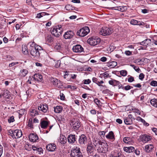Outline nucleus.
<instances>
[{
	"instance_id": "5fc2aeb1",
	"label": "nucleus",
	"mask_w": 157,
	"mask_h": 157,
	"mask_svg": "<svg viewBox=\"0 0 157 157\" xmlns=\"http://www.w3.org/2000/svg\"><path fill=\"white\" fill-rule=\"evenodd\" d=\"M28 126L29 127H30L31 128H33V123L32 122V120L31 121L30 120H29L28 124Z\"/></svg>"
},
{
	"instance_id": "7ed1b4c3",
	"label": "nucleus",
	"mask_w": 157,
	"mask_h": 157,
	"mask_svg": "<svg viewBox=\"0 0 157 157\" xmlns=\"http://www.w3.org/2000/svg\"><path fill=\"white\" fill-rule=\"evenodd\" d=\"M63 32V29L61 25H57L51 29V33L57 37L61 35Z\"/></svg>"
},
{
	"instance_id": "4468645a",
	"label": "nucleus",
	"mask_w": 157,
	"mask_h": 157,
	"mask_svg": "<svg viewBox=\"0 0 157 157\" xmlns=\"http://www.w3.org/2000/svg\"><path fill=\"white\" fill-rule=\"evenodd\" d=\"M30 140L32 142H34L38 140L39 138L37 135L36 133H31L29 136Z\"/></svg>"
},
{
	"instance_id": "dca6fc26",
	"label": "nucleus",
	"mask_w": 157,
	"mask_h": 157,
	"mask_svg": "<svg viewBox=\"0 0 157 157\" xmlns=\"http://www.w3.org/2000/svg\"><path fill=\"white\" fill-rule=\"evenodd\" d=\"M151 42V40L150 39H147L143 41L140 43V45H143L144 46L142 48V49H146L147 46Z\"/></svg>"
},
{
	"instance_id": "9d476101",
	"label": "nucleus",
	"mask_w": 157,
	"mask_h": 157,
	"mask_svg": "<svg viewBox=\"0 0 157 157\" xmlns=\"http://www.w3.org/2000/svg\"><path fill=\"white\" fill-rule=\"evenodd\" d=\"M71 122L72 124L73 129L74 131L78 130L81 126L80 123L78 120H74V121H71Z\"/></svg>"
},
{
	"instance_id": "603ef678",
	"label": "nucleus",
	"mask_w": 157,
	"mask_h": 157,
	"mask_svg": "<svg viewBox=\"0 0 157 157\" xmlns=\"http://www.w3.org/2000/svg\"><path fill=\"white\" fill-rule=\"evenodd\" d=\"M36 153L37 154H38L40 155L41 154V152L43 153V150L40 147V148H38L37 150H36Z\"/></svg>"
},
{
	"instance_id": "c85d7f7f",
	"label": "nucleus",
	"mask_w": 157,
	"mask_h": 157,
	"mask_svg": "<svg viewBox=\"0 0 157 157\" xmlns=\"http://www.w3.org/2000/svg\"><path fill=\"white\" fill-rule=\"evenodd\" d=\"M63 110V107L61 106H57L54 107V111L56 113H60Z\"/></svg>"
},
{
	"instance_id": "6e6552de",
	"label": "nucleus",
	"mask_w": 157,
	"mask_h": 157,
	"mask_svg": "<svg viewBox=\"0 0 157 157\" xmlns=\"http://www.w3.org/2000/svg\"><path fill=\"white\" fill-rule=\"evenodd\" d=\"M113 32V30L111 28L107 27L102 28L100 32V35L105 36L111 34Z\"/></svg>"
},
{
	"instance_id": "ea45409f",
	"label": "nucleus",
	"mask_w": 157,
	"mask_h": 157,
	"mask_svg": "<svg viewBox=\"0 0 157 157\" xmlns=\"http://www.w3.org/2000/svg\"><path fill=\"white\" fill-rule=\"evenodd\" d=\"M26 112V111L24 109H21L19 111V117L20 118Z\"/></svg>"
},
{
	"instance_id": "ddd939ff",
	"label": "nucleus",
	"mask_w": 157,
	"mask_h": 157,
	"mask_svg": "<svg viewBox=\"0 0 157 157\" xmlns=\"http://www.w3.org/2000/svg\"><path fill=\"white\" fill-rule=\"evenodd\" d=\"M56 146L54 143H51L48 144L46 147L47 150L50 151H54L56 149Z\"/></svg>"
},
{
	"instance_id": "f704fd0d",
	"label": "nucleus",
	"mask_w": 157,
	"mask_h": 157,
	"mask_svg": "<svg viewBox=\"0 0 157 157\" xmlns=\"http://www.w3.org/2000/svg\"><path fill=\"white\" fill-rule=\"evenodd\" d=\"M137 120L142 122L143 124L146 126H148L149 125L148 123H147L144 119H143L140 117H137Z\"/></svg>"
},
{
	"instance_id": "7c9ffc66",
	"label": "nucleus",
	"mask_w": 157,
	"mask_h": 157,
	"mask_svg": "<svg viewBox=\"0 0 157 157\" xmlns=\"http://www.w3.org/2000/svg\"><path fill=\"white\" fill-rule=\"evenodd\" d=\"M154 147V146L152 144H149L147 145L145 147V149L146 151L149 152Z\"/></svg>"
},
{
	"instance_id": "4c0bfd02",
	"label": "nucleus",
	"mask_w": 157,
	"mask_h": 157,
	"mask_svg": "<svg viewBox=\"0 0 157 157\" xmlns=\"http://www.w3.org/2000/svg\"><path fill=\"white\" fill-rule=\"evenodd\" d=\"M151 105L155 107H157V100L155 99H153L150 101Z\"/></svg>"
},
{
	"instance_id": "f03ea898",
	"label": "nucleus",
	"mask_w": 157,
	"mask_h": 157,
	"mask_svg": "<svg viewBox=\"0 0 157 157\" xmlns=\"http://www.w3.org/2000/svg\"><path fill=\"white\" fill-rule=\"evenodd\" d=\"M36 47L37 48H35L29 49V51L33 57L37 59L39 57L40 52L42 50V48L40 46H37Z\"/></svg>"
},
{
	"instance_id": "a211bd4d",
	"label": "nucleus",
	"mask_w": 157,
	"mask_h": 157,
	"mask_svg": "<svg viewBox=\"0 0 157 157\" xmlns=\"http://www.w3.org/2000/svg\"><path fill=\"white\" fill-rule=\"evenodd\" d=\"M130 23L134 25H145V23L144 22H141L135 19L131 20L130 21Z\"/></svg>"
},
{
	"instance_id": "6ab92c4d",
	"label": "nucleus",
	"mask_w": 157,
	"mask_h": 157,
	"mask_svg": "<svg viewBox=\"0 0 157 157\" xmlns=\"http://www.w3.org/2000/svg\"><path fill=\"white\" fill-rule=\"evenodd\" d=\"M112 9L123 12L127 10V8L126 6H118L113 7Z\"/></svg>"
},
{
	"instance_id": "bb28decb",
	"label": "nucleus",
	"mask_w": 157,
	"mask_h": 157,
	"mask_svg": "<svg viewBox=\"0 0 157 157\" xmlns=\"http://www.w3.org/2000/svg\"><path fill=\"white\" fill-rule=\"evenodd\" d=\"M87 151L89 153H91L92 152L93 150V147L92 144L90 143L89 144L87 147Z\"/></svg>"
},
{
	"instance_id": "9b49d317",
	"label": "nucleus",
	"mask_w": 157,
	"mask_h": 157,
	"mask_svg": "<svg viewBox=\"0 0 157 157\" xmlns=\"http://www.w3.org/2000/svg\"><path fill=\"white\" fill-rule=\"evenodd\" d=\"M45 119H46L47 120L43 119L41 120L40 123V126L41 128H46L47 126L50 124L49 121L48 120L47 118H46Z\"/></svg>"
},
{
	"instance_id": "1a4fd4ad",
	"label": "nucleus",
	"mask_w": 157,
	"mask_h": 157,
	"mask_svg": "<svg viewBox=\"0 0 157 157\" xmlns=\"http://www.w3.org/2000/svg\"><path fill=\"white\" fill-rule=\"evenodd\" d=\"M75 35L74 32L71 30L67 31L65 33L63 37L66 39H69L72 38Z\"/></svg>"
},
{
	"instance_id": "09e8293b",
	"label": "nucleus",
	"mask_w": 157,
	"mask_h": 157,
	"mask_svg": "<svg viewBox=\"0 0 157 157\" xmlns=\"http://www.w3.org/2000/svg\"><path fill=\"white\" fill-rule=\"evenodd\" d=\"M123 90H128L131 89L133 88V87L129 85H127L124 87V86Z\"/></svg>"
},
{
	"instance_id": "a878e982",
	"label": "nucleus",
	"mask_w": 157,
	"mask_h": 157,
	"mask_svg": "<svg viewBox=\"0 0 157 157\" xmlns=\"http://www.w3.org/2000/svg\"><path fill=\"white\" fill-rule=\"evenodd\" d=\"M45 40L46 42L51 43L53 42L54 38L51 35H48L46 37Z\"/></svg>"
},
{
	"instance_id": "c9c22d12",
	"label": "nucleus",
	"mask_w": 157,
	"mask_h": 157,
	"mask_svg": "<svg viewBox=\"0 0 157 157\" xmlns=\"http://www.w3.org/2000/svg\"><path fill=\"white\" fill-rule=\"evenodd\" d=\"M121 153L117 152H112L110 157H121Z\"/></svg>"
},
{
	"instance_id": "2eb2a0df",
	"label": "nucleus",
	"mask_w": 157,
	"mask_h": 157,
	"mask_svg": "<svg viewBox=\"0 0 157 157\" xmlns=\"http://www.w3.org/2000/svg\"><path fill=\"white\" fill-rule=\"evenodd\" d=\"M38 109L41 110L44 113H46L48 110V105L47 104H40L38 106Z\"/></svg>"
},
{
	"instance_id": "6e6d98bb",
	"label": "nucleus",
	"mask_w": 157,
	"mask_h": 157,
	"mask_svg": "<svg viewBox=\"0 0 157 157\" xmlns=\"http://www.w3.org/2000/svg\"><path fill=\"white\" fill-rule=\"evenodd\" d=\"M60 61L57 60L56 62L55 66L56 68H58L60 66Z\"/></svg>"
},
{
	"instance_id": "f257e3e1",
	"label": "nucleus",
	"mask_w": 157,
	"mask_h": 157,
	"mask_svg": "<svg viewBox=\"0 0 157 157\" xmlns=\"http://www.w3.org/2000/svg\"><path fill=\"white\" fill-rule=\"evenodd\" d=\"M93 144L97 148V151L99 153H105L108 151L109 146L105 142L98 140H94L93 141Z\"/></svg>"
},
{
	"instance_id": "aec40b11",
	"label": "nucleus",
	"mask_w": 157,
	"mask_h": 157,
	"mask_svg": "<svg viewBox=\"0 0 157 157\" xmlns=\"http://www.w3.org/2000/svg\"><path fill=\"white\" fill-rule=\"evenodd\" d=\"M58 141L61 144L64 145L67 142V138L63 135H60L59 137Z\"/></svg>"
},
{
	"instance_id": "338daca9",
	"label": "nucleus",
	"mask_w": 157,
	"mask_h": 157,
	"mask_svg": "<svg viewBox=\"0 0 157 157\" xmlns=\"http://www.w3.org/2000/svg\"><path fill=\"white\" fill-rule=\"evenodd\" d=\"M18 63V62H13L11 63H10L9 64V67H11L13 66H14V65H16V64H17Z\"/></svg>"
},
{
	"instance_id": "3c124183",
	"label": "nucleus",
	"mask_w": 157,
	"mask_h": 157,
	"mask_svg": "<svg viewBox=\"0 0 157 157\" xmlns=\"http://www.w3.org/2000/svg\"><path fill=\"white\" fill-rule=\"evenodd\" d=\"M63 85L61 82L60 80H58L57 83L56 84V86L58 88H61Z\"/></svg>"
},
{
	"instance_id": "5701e85b",
	"label": "nucleus",
	"mask_w": 157,
	"mask_h": 157,
	"mask_svg": "<svg viewBox=\"0 0 157 157\" xmlns=\"http://www.w3.org/2000/svg\"><path fill=\"white\" fill-rule=\"evenodd\" d=\"M33 77L34 80L37 81H41L42 79V76L39 74H36L33 76Z\"/></svg>"
},
{
	"instance_id": "4d7b16f0",
	"label": "nucleus",
	"mask_w": 157,
	"mask_h": 157,
	"mask_svg": "<svg viewBox=\"0 0 157 157\" xmlns=\"http://www.w3.org/2000/svg\"><path fill=\"white\" fill-rule=\"evenodd\" d=\"M14 121V117L13 116H12L10 117L8 119V121L9 123H10Z\"/></svg>"
},
{
	"instance_id": "864d4df0",
	"label": "nucleus",
	"mask_w": 157,
	"mask_h": 157,
	"mask_svg": "<svg viewBox=\"0 0 157 157\" xmlns=\"http://www.w3.org/2000/svg\"><path fill=\"white\" fill-rule=\"evenodd\" d=\"M150 85L154 86H157V82L155 81H152L150 83Z\"/></svg>"
},
{
	"instance_id": "8fccbe9b",
	"label": "nucleus",
	"mask_w": 157,
	"mask_h": 157,
	"mask_svg": "<svg viewBox=\"0 0 157 157\" xmlns=\"http://www.w3.org/2000/svg\"><path fill=\"white\" fill-rule=\"evenodd\" d=\"M150 137L147 135H144L143 137V140L145 141H147L150 140Z\"/></svg>"
},
{
	"instance_id": "20e7f679",
	"label": "nucleus",
	"mask_w": 157,
	"mask_h": 157,
	"mask_svg": "<svg viewBox=\"0 0 157 157\" xmlns=\"http://www.w3.org/2000/svg\"><path fill=\"white\" fill-rule=\"evenodd\" d=\"M90 31L89 28L85 26L78 30L77 32V35L83 37L87 35Z\"/></svg>"
},
{
	"instance_id": "58836bf2",
	"label": "nucleus",
	"mask_w": 157,
	"mask_h": 157,
	"mask_svg": "<svg viewBox=\"0 0 157 157\" xmlns=\"http://www.w3.org/2000/svg\"><path fill=\"white\" fill-rule=\"evenodd\" d=\"M125 123L126 124H131L132 123V121L131 119L127 117L124 120Z\"/></svg>"
},
{
	"instance_id": "4be33fe9",
	"label": "nucleus",
	"mask_w": 157,
	"mask_h": 157,
	"mask_svg": "<svg viewBox=\"0 0 157 157\" xmlns=\"http://www.w3.org/2000/svg\"><path fill=\"white\" fill-rule=\"evenodd\" d=\"M124 150L126 152L128 153H130L135 151V148L133 147H124Z\"/></svg>"
},
{
	"instance_id": "cd10ccee",
	"label": "nucleus",
	"mask_w": 157,
	"mask_h": 157,
	"mask_svg": "<svg viewBox=\"0 0 157 157\" xmlns=\"http://www.w3.org/2000/svg\"><path fill=\"white\" fill-rule=\"evenodd\" d=\"M39 114L38 112L36 109H32L30 111V115L32 117H35Z\"/></svg>"
},
{
	"instance_id": "c756f323",
	"label": "nucleus",
	"mask_w": 157,
	"mask_h": 157,
	"mask_svg": "<svg viewBox=\"0 0 157 157\" xmlns=\"http://www.w3.org/2000/svg\"><path fill=\"white\" fill-rule=\"evenodd\" d=\"M28 45L29 47V49L36 48H37V46H38L34 42H29L28 44Z\"/></svg>"
},
{
	"instance_id": "c03bdc74",
	"label": "nucleus",
	"mask_w": 157,
	"mask_h": 157,
	"mask_svg": "<svg viewBox=\"0 0 157 157\" xmlns=\"http://www.w3.org/2000/svg\"><path fill=\"white\" fill-rule=\"evenodd\" d=\"M58 81V80L56 78H53L51 80V82L52 83L53 85L55 86H56Z\"/></svg>"
},
{
	"instance_id": "423d86ee",
	"label": "nucleus",
	"mask_w": 157,
	"mask_h": 157,
	"mask_svg": "<svg viewBox=\"0 0 157 157\" xmlns=\"http://www.w3.org/2000/svg\"><path fill=\"white\" fill-rule=\"evenodd\" d=\"M71 157H83L79 148L76 147V148L71 150Z\"/></svg>"
},
{
	"instance_id": "de8ad7c7",
	"label": "nucleus",
	"mask_w": 157,
	"mask_h": 157,
	"mask_svg": "<svg viewBox=\"0 0 157 157\" xmlns=\"http://www.w3.org/2000/svg\"><path fill=\"white\" fill-rule=\"evenodd\" d=\"M130 66H132L133 68L137 72H140V69L137 67L135 66L134 65L131 64Z\"/></svg>"
},
{
	"instance_id": "f3484780",
	"label": "nucleus",
	"mask_w": 157,
	"mask_h": 157,
	"mask_svg": "<svg viewBox=\"0 0 157 157\" xmlns=\"http://www.w3.org/2000/svg\"><path fill=\"white\" fill-rule=\"evenodd\" d=\"M68 142L70 144H73L76 141V138L75 135L70 134L67 137Z\"/></svg>"
},
{
	"instance_id": "0eeeda50",
	"label": "nucleus",
	"mask_w": 157,
	"mask_h": 157,
	"mask_svg": "<svg viewBox=\"0 0 157 157\" xmlns=\"http://www.w3.org/2000/svg\"><path fill=\"white\" fill-rule=\"evenodd\" d=\"M101 41L100 39L97 37H91L87 40V42L91 45L94 46L99 44Z\"/></svg>"
},
{
	"instance_id": "052dcab7",
	"label": "nucleus",
	"mask_w": 157,
	"mask_h": 157,
	"mask_svg": "<svg viewBox=\"0 0 157 157\" xmlns=\"http://www.w3.org/2000/svg\"><path fill=\"white\" fill-rule=\"evenodd\" d=\"M144 74L142 73H141L140 74L139 78V79H140L141 80H143L144 78Z\"/></svg>"
},
{
	"instance_id": "680f3d73",
	"label": "nucleus",
	"mask_w": 157,
	"mask_h": 157,
	"mask_svg": "<svg viewBox=\"0 0 157 157\" xmlns=\"http://www.w3.org/2000/svg\"><path fill=\"white\" fill-rule=\"evenodd\" d=\"M134 78L132 76H130V77H129L128 79V81L129 82H131L134 81Z\"/></svg>"
},
{
	"instance_id": "72a5a7b5",
	"label": "nucleus",
	"mask_w": 157,
	"mask_h": 157,
	"mask_svg": "<svg viewBox=\"0 0 157 157\" xmlns=\"http://www.w3.org/2000/svg\"><path fill=\"white\" fill-rule=\"evenodd\" d=\"M62 47L61 44L60 43H56L54 47V49L55 50L59 51L62 50Z\"/></svg>"
},
{
	"instance_id": "2f4dec72",
	"label": "nucleus",
	"mask_w": 157,
	"mask_h": 157,
	"mask_svg": "<svg viewBox=\"0 0 157 157\" xmlns=\"http://www.w3.org/2000/svg\"><path fill=\"white\" fill-rule=\"evenodd\" d=\"M22 51L24 54H27L28 53V50L27 47L25 45H22Z\"/></svg>"
},
{
	"instance_id": "13d9d810",
	"label": "nucleus",
	"mask_w": 157,
	"mask_h": 157,
	"mask_svg": "<svg viewBox=\"0 0 157 157\" xmlns=\"http://www.w3.org/2000/svg\"><path fill=\"white\" fill-rule=\"evenodd\" d=\"M91 82V81L90 79H85L83 80V83L86 84H89Z\"/></svg>"
},
{
	"instance_id": "69168bd1",
	"label": "nucleus",
	"mask_w": 157,
	"mask_h": 157,
	"mask_svg": "<svg viewBox=\"0 0 157 157\" xmlns=\"http://www.w3.org/2000/svg\"><path fill=\"white\" fill-rule=\"evenodd\" d=\"M132 52L129 51H126L124 53L127 56H130L132 54Z\"/></svg>"
},
{
	"instance_id": "e433bc0d",
	"label": "nucleus",
	"mask_w": 157,
	"mask_h": 157,
	"mask_svg": "<svg viewBox=\"0 0 157 157\" xmlns=\"http://www.w3.org/2000/svg\"><path fill=\"white\" fill-rule=\"evenodd\" d=\"M20 75L21 76H25L28 73V71L26 69H23L21 70Z\"/></svg>"
},
{
	"instance_id": "a19ab883",
	"label": "nucleus",
	"mask_w": 157,
	"mask_h": 157,
	"mask_svg": "<svg viewBox=\"0 0 157 157\" xmlns=\"http://www.w3.org/2000/svg\"><path fill=\"white\" fill-rule=\"evenodd\" d=\"M131 141V139L129 137H125L123 138V141L125 143L129 144Z\"/></svg>"
},
{
	"instance_id": "39448f33",
	"label": "nucleus",
	"mask_w": 157,
	"mask_h": 157,
	"mask_svg": "<svg viewBox=\"0 0 157 157\" xmlns=\"http://www.w3.org/2000/svg\"><path fill=\"white\" fill-rule=\"evenodd\" d=\"M78 142L81 146L84 147L88 142L87 137L84 134L81 135L79 136Z\"/></svg>"
},
{
	"instance_id": "a18cd8bd",
	"label": "nucleus",
	"mask_w": 157,
	"mask_h": 157,
	"mask_svg": "<svg viewBox=\"0 0 157 157\" xmlns=\"http://www.w3.org/2000/svg\"><path fill=\"white\" fill-rule=\"evenodd\" d=\"M120 74L123 76H125L127 75V72L126 70H122L120 71Z\"/></svg>"
},
{
	"instance_id": "393cba45",
	"label": "nucleus",
	"mask_w": 157,
	"mask_h": 157,
	"mask_svg": "<svg viewBox=\"0 0 157 157\" xmlns=\"http://www.w3.org/2000/svg\"><path fill=\"white\" fill-rule=\"evenodd\" d=\"M105 137L107 138L112 140L113 141L115 139L114 133L112 131L109 132V133L106 135Z\"/></svg>"
},
{
	"instance_id": "412c9836",
	"label": "nucleus",
	"mask_w": 157,
	"mask_h": 157,
	"mask_svg": "<svg viewBox=\"0 0 157 157\" xmlns=\"http://www.w3.org/2000/svg\"><path fill=\"white\" fill-rule=\"evenodd\" d=\"M13 131L14 136L16 137V138H18L22 136V134L21 130L16 129Z\"/></svg>"
},
{
	"instance_id": "774afa93",
	"label": "nucleus",
	"mask_w": 157,
	"mask_h": 157,
	"mask_svg": "<svg viewBox=\"0 0 157 157\" xmlns=\"http://www.w3.org/2000/svg\"><path fill=\"white\" fill-rule=\"evenodd\" d=\"M60 99L61 100H64L65 99V96L62 93H60Z\"/></svg>"
},
{
	"instance_id": "473e14b6",
	"label": "nucleus",
	"mask_w": 157,
	"mask_h": 157,
	"mask_svg": "<svg viewBox=\"0 0 157 157\" xmlns=\"http://www.w3.org/2000/svg\"><path fill=\"white\" fill-rule=\"evenodd\" d=\"M118 82V81L113 79L109 81V83L110 85H111L113 86H117V85H118L117 83Z\"/></svg>"
},
{
	"instance_id": "f8f14e48",
	"label": "nucleus",
	"mask_w": 157,
	"mask_h": 157,
	"mask_svg": "<svg viewBox=\"0 0 157 157\" xmlns=\"http://www.w3.org/2000/svg\"><path fill=\"white\" fill-rule=\"evenodd\" d=\"M72 50L74 52L79 53L83 51V48L80 45H77L74 46Z\"/></svg>"
},
{
	"instance_id": "e2e57ef3",
	"label": "nucleus",
	"mask_w": 157,
	"mask_h": 157,
	"mask_svg": "<svg viewBox=\"0 0 157 157\" xmlns=\"http://www.w3.org/2000/svg\"><path fill=\"white\" fill-rule=\"evenodd\" d=\"M105 132L104 131H100L99 132V134L101 136L104 137Z\"/></svg>"
},
{
	"instance_id": "b1692460",
	"label": "nucleus",
	"mask_w": 157,
	"mask_h": 157,
	"mask_svg": "<svg viewBox=\"0 0 157 157\" xmlns=\"http://www.w3.org/2000/svg\"><path fill=\"white\" fill-rule=\"evenodd\" d=\"M117 65V63L115 61L109 62L107 63L106 66L110 68H113Z\"/></svg>"
},
{
	"instance_id": "79ce46f5",
	"label": "nucleus",
	"mask_w": 157,
	"mask_h": 157,
	"mask_svg": "<svg viewBox=\"0 0 157 157\" xmlns=\"http://www.w3.org/2000/svg\"><path fill=\"white\" fill-rule=\"evenodd\" d=\"M9 93V91L7 90H4L2 94V96L5 98H8L7 97Z\"/></svg>"
},
{
	"instance_id": "49530a36",
	"label": "nucleus",
	"mask_w": 157,
	"mask_h": 157,
	"mask_svg": "<svg viewBox=\"0 0 157 157\" xmlns=\"http://www.w3.org/2000/svg\"><path fill=\"white\" fill-rule=\"evenodd\" d=\"M65 8L66 10H73L72 7L71 6L70 4L67 5L65 6Z\"/></svg>"
},
{
	"instance_id": "0e129e2a",
	"label": "nucleus",
	"mask_w": 157,
	"mask_h": 157,
	"mask_svg": "<svg viewBox=\"0 0 157 157\" xmlns=\"http://www.w3.org/2000/svg\"><path fill=\"white\" fill-rule=\"evenodd\" d=\"M117 84V86H118L119 89H123V88H124V86H122V84H121V83L119 81L118 82Z\"/></svg>"
},
{
	"instance_id": "37998d69",
	"label": "nucleus",
	"mask_w": 157,
	"mask_h": 157,
	"mask_svg": "<svg viewBox=\"0 0 157 157\" xmlns=\"http://www.w3.org/2000/svg\"><path fill=\"white\" fill-rule=\"evenodd\" d=\"M8 134L10 136L13 138H16V137L14 136V131L13 130H10L8 131Z\"/></svg>"
},
{
	"instance_id": "bf43d9fd",
	"label": "nucleus",
	"mask_w": 157,
	"mask_h": 157,
	"mask_svg": "<svg viewBox=\"0 0 157 157\" xmlns=\"http://www.w3.org/2000/svg\"><path fill=\"white\" fill-rule=\"evenodd\" d=\"M94 101L97 105L98 106L100 105V101L98 98L94 99Z\"/></svg>"
}]
</instances>
